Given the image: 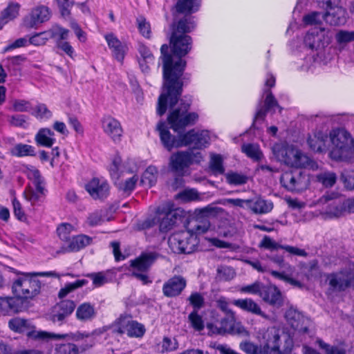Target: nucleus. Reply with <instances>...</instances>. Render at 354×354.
Masks as SVG:
<instances>
[{
  "mask_svg": "<svg viewBox=\"0 0 354 354\" xmlns=\"http://www.w3.org/2000/svg\"><path fill=\"white\" fill-rule=\"evenodd\" d=\"M167 44L160 48L161 57L163 62L164 91L159 96L157 113L162 115L167 109V103L173 108L178 102L183 91V82L180 77L186 66V62L178 59L174 62L173 56L168 53Z\"/></svg>",
  "mask_w": 354,
  "mask_h": 354,
  "instance_id": "nucleus-1",
  "label": "nucleus"
},
{
  "mask_svg": "<svg viewBox=\"0 0 354 354\" xmlns=\"http://www.w3.org/2000/svg\"><path fill=\"white\" fill-rule=\"evenodd\" d=\"M160 141L168 151L173 148L189 147L201 149L205 148L210 140L209 132L205 130L197 131L192 129L185 133L179 135L178 138L172 136L165 122H160L157 125Z\"/></svg>",
  "mask_w": 354,
  "mask_h": 354,
  "instance_id": "nucleus-2",
  "label": "nucleus"
},
{
  "mask_svg": "<svg viewBox=\"0 0 354 354\" xmlns=\"http://www.w3.org/2000/svg\"><path fill=\"white\" fill-rule=\"evenodd\" d=\"M263 338L266 340V344L263 346H259L251 342L245 341L240 343L239 348L246 354H281L280 347L282 341H285L286 348H288L291 343L286 335L281 337L280 331L274 327L268 328Z\"/></svg>",
  "mask_w": 354,
  "mask_h": 354,
  "instance_id": "nucleus-3",
  "label": "nucleus"
},
{
  "mask_svg": "<svg viewBox=\"0 0 354 354\" xmlns=\"http://www.w3.org/2000/svg\"><path fill=\"white\" fill-rule=\"evenodd\" d=\"M36 276L59 277L55 272L24 273L12 283V291L15 296L19 299H28L37 295L41 290V282L33 277Z\"/></svg>",
  "mask_w": 354,
  "mask_h": 354,
  "instance_id": "nucleus-4",
  "label": "nucleus"
},
{
  "mask_svg": "<svg viewBox=\"0 0 354 354\" xmlns=\"http://www.w3.org/2000/svg\"><path fill=\"white\" fill-rule=\"evenodd\" d=\"M332 149L330 157L335 160L348 161L354 158V140L349 132L342 128L330 133Z\"/></svg>",
  "mask_w": 354,
  "mask_h": 354,
  "instance_id": "nucleus-5",
  "label": "nucleus"
},
{
  "mask_svg": "<svg viewBox=\"0 0 354 354\" xmlns=\"http://www.w3.org/2000/svg\"><path fill=\"white\" fill-rule=\"evenodd\" d=\"M276 158L285 165L293 167H313L311 159L301 151L288 145L277 143L272 147Z\"/></svg>",
  "mask_w": 354,
  "mask_h": 354,
  "instance_id": "nucleus-6",
  "label": "nucleus"
},
{
  "mask_svg": "<svg viewBox=\"0 0 354 354\" xmlns=\"http://www.w3.org/2000/svg\"><path fill=\"white\" fill-rule=\"evenodd\" d=\"M191 100H180V106L173 109L168 117V123L170 127L176 132L180 133L185 130L186 127L194 124L198 119L196 113H188Z\"/></svg>",
  "mask_w": 354,
  "mask_h": 354,
  "instance_id": "nucleus-7",
  "label": "nucleus"
},
{
  "mask_svg": "<svg viewBox=\"0 0 354 354\" xmlns=\"http://www.w3.org/2000/svg\"><path fill=\"white\" fill-rule=\"evenodd\" d=\"M198 243L196 235L189 230L175 232L168 239L169 248L176 254H190L196 250Z\"/></svg>",
  "mask_w": 354,
  "mask_h": 354,
  "instance_id": "nucleus-8",
  "label": "nucleus"
},
{
  "mask_svg": "<svg viewBox=\"0 0 354 354\" xmlns=\"http://www.w3.org/2000/svg\"><path fill=\"white\" fill-rule=\"evenodd\" d=\"M202 160L203 156L199 151H178L171 156L169 165L172 171L183 176L187 174L190 165L200 163Z\"/></svg>",
  "mask_w": 354,
  "mask_h": 354,
  "instance_id": "nucleus-9",
  "label": "nucleus"
},
{
  "mask_svg": "<svg viewBox=\"0 0 354 354\" xmlns=\"http://www.w3.org/2000/svg\"><path fill=\"white\" fill-rule=\"evenodd\" d=\"M159 254L156 252H143L136 259L131 261V274L143 285L151 283L147 272L151 265L158 259Z\"/></svg>",
  "mask_w": 354,
  "mask_h": 354,
  "instance_id": "nucleus-10",
  "label": "nucleus"
},
{
  "mask_svg": "<svg viewBox=\"0 0 354 354\" xmlns=\"http://www.w3.org/2000/svg\"><path fill=\"white\" fill-rule=\"evenodd\" d=\"M26 173L28 178L32 181L34 188L29 187L24 191L25 198L32 205H38L43 201L45 196L44 180L39 171L33 167L28 168Z\"/></svg>",
  "mask_w": 354,
  "mask_h": 354,
  "instance_id": "nucleus-11",
  "label": "nucleus"
},
{
  "mask_svg": "<svg viewBox=\"0 0 354 354\" xmlns=\"http://www.w3.org/2000/svg\"><path fill=\"white\" fill-rule=\"evenodd\" d=\"M330 41L328 31L325 28H314L310 30L304 37V44L312 52H315L317 56H322L323 50Z\"/></svg>",
  "mask_w": 354,
  "mask_h": 354,
  "instance_id": "nucleus-12",
  "label": "nucleus"
},
{
  "mask_svg": "<svg viewBox=\"0 0 354 354\" xmlns=\"http://www.w3.org/2000/svg\"><path fill=\"white\" fill-rule=\"evenodd\" d=\"M281 184L290 192H299L308 185V178L300 171L284 172L280 178Z\"/></svg>",
  "mask_w": 354,
  "mask_h": 354,
  "instance_id": "nucleus-13",
  "label": "nucleus"
},
{
  "mask_svg": "<svg viewBox=\"0 0 354 354\" xmlns=\"http://www.w3.org/2000/svg\"><path fill=\"white\" fill-rule=\"evenodd\" d=\"M112 331L118 334L127 333L129 337H142L145 329L143 325L131 319L129 316H121L112 326Z\"/></svg>",
  "mask_w": 354,
  "mask_h": 354,
  "instance_id": "nucleus-14",
  "label": "nucleus"
},
{
  "mask_svg": "<svg viewBox=\"0 0 354 354\" xmlns=\"http://www.w3.org/2000/svg\"><path fill=\"white\" fill-rule=\"evenodd\" d=\"M330 290L341 292L348 288L354 287V274L349 270H344L330 274L327 277Z\"/></svg>",
  "mask_w": 354,
  "mask_h": 354,
  "instance_id": "nucleus-15",
  "label": "nucleus"
},
{
  "mask_svg": "<svg viewBox=\"0 0 354 354\" xmlns=\"http://www.w3.org/2000/svg\"><path fill=\"white\" fill-rule=\"evenodd\" d=\"M173 54L181 59L185 56L191 50L192 38L184 34H178L177 32H173L170 38Z\"/></svg>",
  "mask_w": 354,
  "mask_h": 354,
  "instance_id": "nucleus-16",
  "label": "nucleus"
},
{
  "mask_svg": "<svg viewBox=\"0 0 354 354\" xmlns=\"http://www.w3.org/2000/svg\"><path fill=\"white\" fill-rule=\"evenodd\" d=\"M50 18V9L43 5L34 8L30 13L24 19L23 24L25 27L36 28L39 24L48 21Z\"/></svg>",
  "mask_w": 354,
  "mask_h": 354,
  "instance_id": "nucleus-17",
  "label": "nucleus"
},
{
  "mask_svg": "<svg viewBox=\"0 0 354 354\" xmlns=\"http://www.w3.org/2000/svg\"><path fill=\"white\" fill-rule=\"evenodd\" d=\"M263 93L266 95L263 102L264 104L263 106L261 104H259L254 118L253 125L259 120L263 121L268 111H274V109L276 107L279 108L280 111H281V107L279 105L270 89H265Z\"/></svg>",
  "mask_w": 354,
  "mask_h": 354,
  "instance_id": "nucleus-18",
  "label": "nucleus"
},
{
  "mask_svg": "<svg viewBox=\"0 0 354 354\" xmlns=\"http://www.w3.org/2000/svg\"><path fill=\"white\" fill-rule=\"evenodd\" d=\"M186 286L187 281L184 277L175 275L163 284L162 293L167 297H175L181 294Z\"/></svg>",
  "mask_w": 354,
  "mask_h": 354,
  "instance_id": "nucleus-19",
  "label": "nucleus"
},
{
  "mask_svg": "<svg viewBox=\"0 0 354 354\" xmlns=\"http://www.w3.org/2000/svg\"><path fill=\"white\" fill-rule=\"evenodd\" d=\"M104 132L115 142L121 140L123 130L118 120L111 116H105L102 120Z\"/></svg>",
  "mask_w": 354,
  "mask_h": 354,
  "instance_id": "nucleus-20",
  "label": "nucleus"
},
{
  "mask_svg": "<svg viewBox=\"0 0 354 354\" xmlns=\"http://www.w3.org/2000/svg\"><path fill=\"white\" fill-rule=\"evenodd\" d=\"M86 190L94 199L106 198L109 192V186L104 179L94 178L85 185Z\"/></svg>",
  "mask_w": 354,
  "mask_h": 354,
  "instance_id": "nucleus-21",
  "label": "nucleus"
},
{
  "mask_svg": "<svg viewBox=\"0 0 354 354\" xmlns=\"http://www.w3.org/2000/svg\"><path fill=\"white\" fill-rule=\"evenodd\" d=\"M75 308L73 301L66 299L57 304L53 310L52 320L53 322H62L67 317L72 314Z\"/></svg>",
  "mask_w": 354,
  "mask_h": 354,
  "instance_id": "nucleus-22",
  "label": "nucleus"
},
{
  "mask_svg": "<svg viewBox=\"0 0 354 354\" xmlns=\"http://www.w3.org/2000/svg\"><path fill=\"white\" fill-rule=\"evenodd\" d=\"M259 297L271 306L280 307L283 299L280 290L275 286H262Z\"/></svg>",
  "mask_w": 354,
  "mask_h": 354,
  "instance_id": "nucleus-23",
  "label": "nucleus"
},
{
  "mask_svg": "<svg viewBox=\"0 0 354 354\" xmlns=\"http://www.w3.org/2000/svg\"><path fill=\"white\" fill-rule=\"evenodd\" d=\"M346 11L342 6H337L327 9L324 15V21L331 26L344 24L346 21Z\"/></svg>",
  "mask_w": 354,
  "mask_h": 354,
  "instance_id": "nucleus-24",
  "label": "nucleus"
},
{
  "mask_svg": "<svg viewBox=\"0 0 354 354\" xmlns=\"http://www.w3.org/2000/svg\"><path fill=\"white\" fill-rule=\"evenodd\" d=\"M232 304L243 311L259 315L266 319H269L268 315L261 310L258 304L250 298L234 299Z\"/></svg>",
  "mask_w": 354,
  "mask_h": 354,
  "instance_id": "nucleus-25",
  "label": "nucleus"
},
{
  "mask_svg": "<svg viewBox=\"0 0 354 354\" xmlns=\"http://www.w3.org/2000/svg\"><path fill=\"white\" fill-rule=\"evenodd\" d=\"M260 246L265 248L266 249L271 250H277V249H283L290 254L298 255V256H305L306 252L304 250H301L294 246L291 245H283L276 243L271 238L268 236H265L262 239Z\"/></svg>",
  "mask_w": 354,
  "mask_h": 354,
  "instance_id": "nucleus-26",
  "label": "nucleus"
},
{
  "mask_svg": "<svg viewBox=\"0 0 354 354\" xmlns=\"http://www.w3.org/2000/svg\"><path fill=\"white\" fill-rule=\"evenodd\" d=\"M104 37L109 48L112 50L113 56L119 62H122L124 57V54L127 50L125 45H124L117 38V37L112 33L106 35Z\"/></svg>",
  "mask_w": 354,
  "mask_h": 354,
  "instance_id": "nucleus-27",
  "label": "nucleus"
},
{
  "mask_svg": "<svg viewBox=\"0 0 354 354\" xmlns=\"http://www.w3.org/2000/svg\"><path fill=\"white\" fill-rule=\"evenodd\" d=\"M20 310L19 299L17 297H0V313L10 315Z\"/></svg>",
  "mask_w": 354,
  "mask_h": 354,
  "instance_id": "nucleus-28",
  "label": "nucleus"
},
{
  "mask_svg": "<svg viewBox=\"0 0 354 354\" xmlns=\"http://www.w3.org/2000/svg\"><path fill=\"white\" fill-rule=\"evenodd\" d=\"M138 51L139 53L138 62L139 63L140 68L143 73H148L149 70V65L153 63L154 57L149 48L142 44H140L138 45Z\"/></svg>",
  "mask_w": 354,
  "mask_h": 354,
  "instance_id": "nucleus-29",
  "label": "nucleus"
},
{
  "mask_svg": "<svg viewBox=\"0 0 354 354\" xmlns=\"http://www.w3.org/2000/svg\"><path fill=\"white\" fill-rule=\"evenodd\" d=\"M91 346L72 343L56 344L53 354H78L80 351L83 352Z\"/></svg>",
  "mask_w": 354,
  "mask_h": 354,
  "instance_id": "nucleus-30",
  "label": "nucleus"
},
{
  "mask_svg": "<svg viewBox=\"0 0 354 354\" xmlns=\"http://www.w3.org/2000/svg\"><path fill=\"white\" fill-rule=\"evenodd\" d=\"M201 0H178L175 6L178 13L192 14L199 10Z\"/></svg>",
  "mask_w": 354,
  "mask_h": 354,
  "instance_id": "nucleus-31",
  "label": "nucleus"
},
{
  "mask_svg": "<svg viewBox=\"0 0 354 354\" xmlns=\"http://www.w3.org/2000/svg\"><path fill=\"white\" fill-rule=\"evenodd\" d=\"M250 200L252 203L248 208L255 214H266L270 212L273 208L272 202L264 200L261 197H256Z\"/></svg>",
  "mask_w": 354,
  "mask_h": 354,
  "instance_id": "nucleus-32",
  "label": "nucleus"
},
{
  "mask_svg": "<svg viewBox=\"0 0 354 354\" xmlns=\"http://www.w3.org/2000/svg\"><path fill=\"white\" fill-rule=\"evenodd\" d=\"M326 140L327 135L322 131H318L309 136L308 144L312 150L322 152L325 148Z\"/></svg>",
  "mask_w": 354,
  "mask_h": 354,
  "instance_id": "nucleus-33",
  "label": "nucleus"
},
{
  "mask_svg": "<svg viewBox=\"0 0 354 354\" xmlns=\"http://www.w3.org/2000/svg\"><path fill=\"white\" fill-rule=\"evenodd\" d=\"M54 136V132L50 129H41L35 135V141L38 145L51 147L55 142Z\"/></svg>",
  "mask_w": 354,
  "mask_h": 354,
  "instance_id": "nucleus-34",
  "label": "nucleus"
},
{
  "mask_svg": "<svg viewBox=\"0 0 354 354\" xmlns=\"http://www.w3.org/2000/svg\"><path fill=\"white\" fill-rule=\"evenodd\" d=\"M95 314L94 306L86 302L80 305L75 313L77 319L81 322L92 320L95 317Z\"/></svg>",
  "mask_w": 354,
  "mask_h": 354,
  "instance_id": "nucleus-35",
  "label": "nucleus"
},
{
  "mask_svg": "<svg viewBox=\"0 0 354 354\" xmlns=\"http://www.w3.org/2000/svg\"><path fill=\"white\" fill-rule=\"evenodd\" d=\"M232 320L225 317L220 321H216L214 324H209L207 327L213 333L224 335L232 332Z\"/></svg>",
  "mask_w": 354,
  "mask_h": 354,
  "instance_id": "nucleus-36",
  "label": "nucleus"
},
{
  "mask_svg": "<svg viewBox=\"0 0 354 354\" xmlns=\"http://www.w3.org/2000/svg\"><path fill=\"white\" fill-rule=\"evenodd\" d=\"M20 5L18 3L11 2L5 8L0 17V29L8 21L17 17L19 15Z\"/></svg>",
  "mask_w": 354,
  "mask_h": 354,
  "instance_id": "nucleus-37",
  "label": "nucleus"
},
{
  "mask_svg": "<svg viewBox=\"0 0 354 354\" xmlns=\"http://www.w3.org/2000/svg\"><path fill=\"white\" fill-rule=\"evenodd\" d=\"M180 218L178 213V210H171L163 215L162 217H159L160 230L162 232H166L171 229Z\"/></svg>",
  "mask_w": 354,
  "mask_h": 354,
  "instance_id": "nucleus-38",
  "label": "nucleus"
},
{
  "mask_svg": "<svg viewBox=\"0 0 354 354\" xmlns=\"http://www.w3.org/2000/svg\"><path fill=\"white\" fill-rule=\"evenodd\" d=\"M322 56H317L315 52H311L303 60L302 64L299 66L300 71L306 72H313L314 70L320 64V60Z\"/></svg>",
  "mask_w": 354,
  "mask_h": 354,
  "instance_id": "nucleus-39",
  "label": "nucleus"
},
{
  "mask_svg": "<svg viewBox=\"0 0 354 354\" xmlns=\"http://www.w3.org/2000/svg\"><path fill=\"white\" fill-rule=\"evenodd\" d=\"M92 239L84 234L74 236L68 242V248L70 251H78L84 247L90 245Z\"/></svg>",
  "mask_w": 354,
  "mask_h": 354,
  "instance_id": "nucleus-40",
  "label": "nucleus"
},
{
  "mask_svg": "<svg viewBox=\"0 0 354 354\" xmlns=\"http://www.w3.org/2000/svg\"><path fill=\"white\" fill-rule=\"evenodd\" d=\"M9 328L17 333H24L32 328L29 320L21 317H15L8 322Z\"/></svg>",
  "mask_w": 354,
  "mask_h": 354,
  "instance_id": "nucleus-41",
  "label": "nucleus"
},
{
  "mask_svg": "<svg viewBox=\"0 0 354 354\" xmlns=\"http://www.w3.org/2000/svg\"><path fill=\"white\" fill-rule=\"evenodd\" d=\"M157 174L158 170L155 167H148L142 176L140 183L148 187H152L156 183Z\"/></svg>",
  "mask_w": 354,
  "mask_h": 354,
  "instance_id": "nucleus-42",
  "label": "nucleus"
},
{
  "mask_svg": "<svg viewBox=\"0 0 354 354\" xmlns=\"http://www.w3.org/2000/svg\"><path fill=\"white\" fill-rule=\"evenodd\" d=\"M11 153L17 157L35 156V148L32 146L21 143L16 145L11 149Z\"/></svg>",
  "mask_w": 354,
  "mask_h": 354,
  "instance_id": "nucleus-43",
  "label": "nucleus"
},
{
  "mask_svg": "<svg viewBox=\"0 0 354 354\" xmlns=\"http://www.w3.org/2000/svg\"><path fill=\"white\" fill-rule=\"evenodd\" d=\"M195 27V23L191 17H185L180 19L173 32H177L178 34H184L191 32Z\"/></svg>",
  "mask_w": 354,
  "mask_h": 354,
  "instance_id": "nucleus-44",
  "label": "nucleus"
},
{
  "mask_svg": "<svg viewBox=\"0 0 354 354\" xmlns=\"http://www.w3.org/2000/svg\"><path fill=\"white\" fill-rule=\"evenodd\" d=\"M316 178L323 186L331 187L336 183L337 176L333 171H324L317 174Z\"/></svg>",
  "mask_w": 354,
  "mask_h": 354,
  "instance_id": "nucleus-45",
  "label": "nucleus"
},
{
  "mask_svg": "<svg viewBox=\"0 0 354 354\" xmlns=\"http://www.w3.org/2000/svg\"><path fill=\"white\" fill-rule=\"evenodd\" d=\"M50 39H55L58 41H64L68 39L69 30L59 25H54L48 30Z\"/></svg>",
  "mask_w": 354,
  "mask_h": 354,
  "instance_id": "nucleus-46",
  "label": "nucleus"
},
{
  "mask_svg": "<svg viewBox=\"0 0 354 354\" xmlns=\"http://www.w3.org/2000/svg\"><path fill=\"white\" fill-rule=\"evenodd\" d=\"M226 181L231 185H242L248 183V177L243 174L229 171L225 174Z\"/></svg>",
  "mask_w": 354,
  "mask_h": 354,
  "instance_id": "nucleus-47",
  "label": "nucleus"
},
{
  "mask_svg": "<svg viewBox=\"0 0 354 354\" xmlns=\"http://www.w3.org/2000/svg\"><path fill=\"white\" fill-rule=\"evenodd\" d=\"M241 148L243 153L254 160H259L263 156L259 147L257 145L244 144Z\"/></svg>",
  "mask_w": 354,
  "mask_h": 354,
  "instance_id": "nucleus-48",
  "label": "nucleus"
},
{
  "mask_svg": "<svg viewBox=\"0 0 354 354\" xmlns=\"http://www.w3.org/2000/svg\"><path fill=\"white\" fill-rule=\"evenodd\" d=\"M209 167L215 174H223L225 168L223 165V158L221 155L216 154L211 156Z\"/></svg>",
  "mask_w": 354,
  "mask_h": 354,
  "instance_id": "nucleus-49",
  "label": "nucleus"
},
{
  "mask_svg": "<svg viewBox=\"0 0 354 354\" xmlns=\"http://www.w3.org/2000/svg\"><path fill=\"white\" fill-rule=\"evenodd\" d=\"M86 283L87 281L84 279L77 280L73 283H68L64 288H61L58 293V296L59 298H63L74 290L82 287Z\"/></svg>",
  "mask_w": 354,
  "mask_h": 354,
  "instance_id": "nucleus-50",
  "label": "nucleus"
},
{
  "mask_svg": "<svg viewBox=\"0 0 354 354\" xmlns=\"http://www.w3.org/2000/svg\"><path fill=\"white\" fill-rule=\"evenodd\" d=\"M74 230V227L69 223H62L57 229V234L63 241L69 242L71 239V233Z\"/></svg>",
  "mask_w": 354,
  "mask_h": 354,
  "instance_id": "nucleus-51",
  "label": "nucleus"
},
{
  "mask_svg": "<svg viewBox=\"0 0 354 354\" xmlns=\"http://www.w3.org/2000/svg\"><path fill=\"white\" fill-rule=\"evenodd\" d=\"M28 335L35 339H62L68 336V335L50 333L45 331L28 332Z\"/></svg>",
  "mask_w": 354,
  "mask_h": 354,
  "instance_id": "nucleus-52",
  "label": "nucleus"
},
{
  "mask_svg": "<svg viewBox=\"0 0 354 354\" xmlns=\"http://www.w3.org/2000/svg\"><path fill=\"white\" fill-rule=\"evenodd\" d=\"M340 178L346 189L354 190V171L344 170Z\"/></svg>",
  "mask_w": 354,
  "mask_h": 354,
  "instance_id": "nucleus-53",
  "label": "nucleus"
},
{
  "mask_svg": "<svg viewBox=\"0 0 354 354\" xmlns=\"http://www.w3.org/2000/svg\"><path fill=\"white\" fill-rule=\"evenodd\" d=\"M138 28L140 32L146 38H149L151 36V27L149 22L147 21L146 19L142 16H140L136 19Z\"/></svg>",
  "mask_w": 354,
  "mask_h": 354,
  "instance_id": "nucleus-54",
  "label": "nucleus"
},
{
  "mask_svg": "<svg viewBox=\"0 0 354 354\" xmlns=\"http://www.w3.org/2000/svg\"><path fill=\"white\" fill-rule=\"evenodd\" d=\"M189 321L192 326L198 331H201L204 328V322L202 317L199 315L196 310H194L189 315Z\"/></svg>",
  "mask_w": 354,
  "mask_h": 354,
  "instance_id": "nucleus-55",
  "label": "nucleus"
},
{
  "mask_svg": "<svg viewBox=\"0 0 354 354\" xmlns=\"http://www.w3.org/2000/svg\"><path fill=\"white\" fill-rule=\"evenodd\" d=\"M323 19L324 20V15L319 12H312L303 18V21L306 25L319 24Z\"/></svg>",
  "mask_w": 354,
  "mask_h": 354,
  "instance_id": "nucleus-56",
  "label": "nucleus"
},
{
  "mask_svg": "<svg viewBox=\"0 0 354 354\" xmlns=\"http://www.w3.org/2000/svg\"><path fill=\"white\" fill-rule=\"evenodd\" d=\"M335 39L339 44L354 41V31L339 30L335 35Z\"/></svg>",
  "mask_w": 354,
  "mask_h": 354,
  "instance_id": "nucleus-57",
  "label": "nucleus"
},
{
  "mask_svg": "<svg viewBox=\"0 0 354 354\" xmlns=\"http://www.w3.org/2000/svg\"><path fill=\"white\" fill-rule=\"evenodd\" d=\"M50 39L48 30L36 33L29 39V43L35 46H41L46 44Z\"/></svg>",
  "mask_w": 354,
  "mask_h": 354,
  "instance_id": "nucleus-58",
  "label": "nucleus"
},
{
  "mask_svg": "<svg viewBox=\"0 0 354 354\" xmlns=\"http://www.w3.org/2000/svg\"><path fill=\"white\" fill-rule=\"evenodd\" d=\"M177 198L185 201L198 200L199 196L197 191L194 189H185L178 194Z\"/></svg>",
  "mask_w": 354,
  "mask_h": 354,
  "instance_id": "nucleus-59",
  "label": "nucleus"
},
{
  "mask_svg": "<svg viewBox=\"0 0 354 354\" xmlns=\"http://www.w3.org/2000/svg\"><path fill=\"white\" fill-rule=\"evenodd\" d=\"M262 286L263 284L261 282L256 281L252 284L242 286L239 290L243 293L258 295L259 296Z\"/></svg>",
  "mask_w": 354,
  "mask_h": 354,
  "instance_id": "nucleus-60",
  "label": "nucleus"
},
{
  "mask_svg": "<svg viewBox=\"0 0 354 354\" xmlns=\"http://www.w3.org/2000/svg\"><path fill=\"white\" fill-rule=\"evenodd\" d=\"M188 300L196 311L203 306L205 302L204 297L198 292L192 293L189 297Z\"/></svg>",
  "mask_w": 354,
  "mask_h": 354,
  "instance_id": "nucleus-61",
  "label": "nucleus"
},
{
  "mask_svg": "<svg viewBox=\"0 0 354 354\" xmlns=\"http://www.w3.org/2000/svg\"><path fill=\"white\" fill-rule=\"evenodd\" d=\"M317 342L320 348L324 349L326 354H346L345 350L337 346H330L322 340L319 339Z\"/></svg>",
  "mask_w": 354,
  "mask_h": 354,
  "instance_id": "nucleus-62",
  "label": "nucleus"
},
{
  "mask_svg": "<svg viewBox=\"0 0 354 354\" xmlns=\"http://www.w3.org/2000/svg\"><path fill=\"white\" fill-rule=\"evenodd\" d=\"M217 271L220 279L225 281L230 280L235 276L234 270L230 267L223 266L218 268Z\"/></svg>",
  "mask_w": 354,
  "mask_h": 354,
  "instance_id": "nucleus-63",
  "label": "nucleus"
},
{
  "mask_svg": "<svg viewBox=\"0 0 354 354\" xmlns=\"http://www.w3.org/2000/svg\"><path fill=\"white\" fill-rule=\"evenodd\" d=\"M70 27L73 30L76 37L80 42H85L86 41V33L82 30L79 24L75 21H71Z\"/></svg>",
  "mask_w": 354,
  "mask_h": 354,
  "instance_id": "nucleus-64",
  "label": "nucleus"
}]
</instances>
